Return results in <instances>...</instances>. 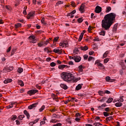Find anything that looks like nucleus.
I'll list each match as a JSON object with an SVG mask.
<instances>
[{
    "mask_svg": "<svg viewBox=\"0 0 126 126\" xmlns=\"http://www.w3.org/2000/svg\"><path fill=\"white\" fill-rule=\"evenodd\" d=\"M77 21L79 23H81L83 21V18H79L77 19Z\"/></svg>",
    "mask_w": 126,
    "mask_h": 126,
    "instance_id": "obj_37",
    "label": "nucleus"
},
{
    "mask_svg": "<svg viewBox=\"0 0 126 126\" xmlns=\"http://www.w3.org/2000/svg\"><path fill=\"white\" fill-rule=\"evenodd\" d=\"M41 21V23H42L43 24H46V23L45 22V19L42 18Z\"/></svg>",
    "mask_w": 126,
    "mask_h": 126,
    "instance_id": "obj_61",
    "label": "nucleus"
},
{
    "mask_svg": "<svg viewBox=\"0 0 126 126\" xmlns=\"http://www.w3.org/2000/svg\"><path fill=\"white\" fill-rule=\"evenodd\" d=\"M44 109H45V105H42L41 107L39 109V112H42V111H44Z\"/></svg>",
    "mask_w": 126,
    "mask_h": 126,
    "instance_id": "obj_42",
    "label": "nucleus"
},
{
    "mask_svg": "<svg viewBox=\"0 0 126 126\" xmlns=\"http://www.w3.org/2000/svg\"><path fill=\"white\" fill-rule=\"evenodd\" d=\"M29 39L31 40V43H32L35 44V43H37V39H36V36L35 35L32 34L29 37Z\"/></svg>",
    "mask_w": 126,
    "mask_h": 126,
    "instance_id": "obj_3",
    "label": "nucleus"
},
{
    "mask_svg": "<svg viewBox=\"0 0 126 126\" xmlns=\"http://www.w3.org/2000/svg\"><path fill=\"white\" fill-rule=\"evenodd\" d=\"M16 119H17V116L16 115H12L10 118V120H11V121H15Z\"/></svg>",
    "mask_w": 126,
    "mask_h": 126,
    "instance_id": "obj_24",
    "label": "nucleus"
},
{
    "mask_svg": "<svg viewBox=\"0 0 126 126\" xmlns=\"http://www.w3.org/2000/svg\"><path fill=\"white\" fill-rule=\"evenodd\" d=\"M78 68L79 72H82V71H83V66H82V65L79 66Z\"/></svg>",
    "mask_w": 126,
    "mask_h": 126,
    "instance_id": "obj_23",
    "label": "nucleus"
},
{
    "mask_svg": "<svg viewBox=\"0 0 126 126\" xmlns=\"http://www.w3.org/2000/svg\"><path fill=\"white\" fill-rule=\"evenodd\" d=\"M27 14V13L26 12V8L25 9V8H24V10L23 11V14L26 15Z\"/></svg>",
    "mask_w": 126,
    "mask_h": 126,
    "instance_id": "obj_62",
    "label": "nucleus"
},
{
    "mask_svg": "<svg viewBox=\"0 0 126 126\" xmlns=\"http://www.w3.org/2000/svg\"><path fill=\"white\" fill-rule=\"evenodd\" d=\"M51 96H52V97L53 98V100H58V98H59L58 97V95H57L56 94H52Z\"/></svg>",
    "mask_w": 126,
    "mask_h": 126,
    "instance_id": "obj_22",
    "label": "nucleus"
},
{
    "mask_svg": "<svg viewBox=\"0 0 126 126\" xmlns=\"http://www.w3.org/2000/svg\"><path fill=\"white\" fill-rule=\"evenodd\" d=\"M35 15V12H31L28 14L29 18L30 17H33Z\"/></svg>",
    "mask_w": 126,
    "mask_h": 126,
    "instance_id": "obj_20",
    "label": "nucleus"
},
{
    "mask_svg": "<svg viewBox=\"0 0 126 126\" xmlns=\"http://www.w3.org/2000/svg\"><path fill=\"white\" fill-rule=\"evenodd\" d=\"M103 116L104 117H109L110 116V113H108L107 112H103Z\"/></svg>",
    "mask_w": 126,
    "mask_h": 126,
    "instance_id": "obj_35",
    "label": "nucleus"
},
{
    "mask_svg": "<svg viewBox=\"0 0 126 126\" xmlns=\"http://www.w3.org/2000/svg\"><path fill=\"white\" fill-rule=\"evenodd\" d=\"M46 124V122L45 121H42L40 122V126H42V125H44Z\"/></svg>",
    "mask_w": 126,
    "mask_h": 126,
    "instance_id": "obj_63",
    "label": "nucleus"
},
{
    "mask_svg": "<svg viewBox=\"0 0 126 126\" xmlns=\"http://www.w3.org/2000/svg\"><path fill=\"white\" fill-rule=\"evenodd\" d=\"M95 63H96L98 66H100V67H102V68H105L104 65L101 63L98 62V61H96Z\"/></svg>",
    "mask_w": 126,
    "mask_h": 126,
    "instance_id": "obj_17",
    "label": "nucleus"
},
{
    "mask_svg": "<svg viewBox=\"0 0 126 126\" xmlns=\"http://www.w3.org/2000/svg\"><path fill=\"white\" fill-rule=\"evenodd\" d=\"M106 34V32L104 30H102L100 32H99V35H102V36H105Z\"/></svg>",
    "mask_w": 126,
    "mask_h": 126,
    "instance_id": "obj_32",
    "label": "nucleus"
},
{
    "mask_svg": "<svg viewBox=\"0 0 126 126\" xmlns=\"http://www.w3.org/2000/svg\"><path fill=\"white\" fill-rule=\"evenodd\" d=\"M53 52L54 53L61 55V54H62L63 53V50L57 49V48H55L54 49Z\"/></svg>",
    "mask_w": 126,
    "mask_h": 126,
    "instance_id": "obj_11",
    "label": "nucleus"
},
{
    "mask_svg": "<svg viewBox=\"0 0 126 126\" xmlns=\"http://www.w3.org/2000/svg\"><path fill=\"white\" fill-rule=\"evenodd\" d=\"M98 93L99 95H100V96H103V95H105V92L103 91H99Z\"/></svg>",
    "mask_w": 126,
    "mask_h": 126,
    "instance_id": "obj_31",
    "label": "nucleus"
},
{
    "mask_svg": "<svg viewBox=\"0 0 126 126\" xmlns=\"http://www.w3.org/2000/svg\"><path fill=\"white\" fill-rule=\"evenodd\" d=\"M116 107H122V106H123V103L121 102H117L115 104Z\"/></svg>",
    "mask_w": 126,
    "mask_h": 126,
    "instance_id": "obj_27",
    "label": "nucleus"
},
{
    "mask_svg": "<svg viewBox=\"0 0 126 126\" xmlns=\"http://www.w3.org/2000/svg\"><path fill=\"white\" fill-rule=\"evenodd\" d=\"M37 92H38V90H32L28 92V94H29V95H31L33 94H35V93H37Z\"/></svg>",
    "mask_w": 126,
    "mask_h": 126,
    "instance_id": "obj_8",
    "label": "nucleus"
},
{
    "mask_svg": "<svg viewBox=\"0 0 126 126\" xmlns=\"http://www.w3.org/2000/svg\"><path fill=\"white\" fill-rule=\"evenodd\" d=\"M106 80L107 81V82H113L114 81V79H111V77L109 76L106 77Z\"/></svg>",
    "mask_w": 126,
    "mask_h": 126,
    "instance_id": "obj_19",
    "label": "nucleus"
},
{
    "mask_svg": "<svg viewBox=\"0 0 126 126\" xmlns=\"http://www.w3.org/2000/svg\"><path fill=\"white\" fill-rule=\"evenodd\" d=\"M95 13H100L102 11V7L99 6H97L95 7V9L94 10Z\"/></svg>",
    "mask_w": 126,
    "mask_h": 126,
    "instance_id": "obj_7",
    "label": "nucleus"
},
{
    "mask_svg": "<svg viewBox=\"0 0 126 126\" xmlns=\"http://www.w3.org/2000/svg\"><path fill=\"white\" fill-rule=\"evenodd\" d=\"M120 74L121 75H123V74H124V69L121 70L120 71Z\"/></svg>",
    "mask_w": 126,
    "mask_h": 126,
    "instance_id": "obj_58",
    "label": "nucleus"
},
{
    "mask_svg": "<svg viewBox=\"0 0 126 126\" xmlns=\"http://www.w3.org/2000/svg\"><path fill=\"white\" fill-rule=\"evenodd\" d=\"M61 77L64 81L68 83H70L71 81H73L75 83L77 82L79 80L81 79L80 77L75 78L73 74L66 72H62L61 74Z\"/></svg>",
    "mask_w": 126,
    "mask_h": 126,
    "instance_id": "obj_2",
    "label": "nucleus"
},
{
    "mask_svg": "<svg viewBox=\"0 0 126 126\" xmlns=\"http://www.w3.org/2000/svg\"><path fill=\"white\" fill-rule=\"evenodd\" d=\"M21 27V24L20 23H18L15 25V28H18V27Z\"/></svg>",
    "mask_w": 126,
    "mask_h": 126,
    "instance_id": "obj_40",
    "label": "nucleus"
},
{
    "mask_svg": "<svg viewBox=\"0 0 126 126\" xmlns=\"http://www.w3.org/2000/svg\"><path fill=\"white\" fill-rule=\"evenodd\" d=\"M118 27V25L117 24H115L114 27H113V32H116L117 31V28Z\"/></svg>",
    "mask_w": 126,
    "mask_h": 126,
    "instance_id": "obj_30",
    "label": "nucleus"
},
{
    "mask_svg": "<svg viewBox=\"0 0 126 126\" xmlns=\"http://www.w3.org/2000/svg\"><path fill=\"white\" fill-rule=\"evenodd\" d=\"M93 59V57L90 56L88 59V62H90L91 61H92Z\"/></svg>",
    "mask_w": 126,
    "mask_h": 126,
    "instance_id": "obj_54",
    "label": "nucleus"
},
{
    "mask_svg": "<svg viewBox=\"0 0 126 126\" xmlns=\"http://www.w3.org/2000/svg\"><path fill=\"white\" fill-rule=\"evenodd\" d=\"M12 82V79H6L3 81L5 84H7V83H10V82Z\"/></svg>",
    "mask_w": 126,
    "mask_h": 126,
    "instance_id": "obj_18",
    "label": "nucleus"
},
{
    "mask_svg": "<svg viewBox=\"0 0 126 126\" xmlns=\"http://www.w3.org/2000/svg\"><path fill=\"white\" fill-rule=\"evenodd\" d=\"M74 61L75 63H79L81 61V57L79 56L76 55L74 56Z\"/></svg>",
    "mask_w": 126,
    "mask_h": 126,
    "instance_id": "obj_5",
    "label": "nucleus"
},
{
    "mask_svg": "<svg viewBox=\"0 0 126 126\" xmlns=\"http://www.w3.org/2000/svg\"><path fill=\"white\" fill-rule=\"evenodd\" d=\"M15 51H16L15 49H13L12 50L11 53V56H13V55L14 54V53H15Z\"/></svg>",
    "mask_w": 126,
    "mask_h": 126,
    "instance_id": "obj_46",
    "label": "nucleus"
},
{
    "mask_svg": "<svg viewBox=\"0 0 126 126\" xmlns=\"http://www.w3.org/2000/svg\"><path fill=\"white\" fill-rule=\"evenodd\" d=\"M79 49L82 51H87V50H88V46L86 45L84 47L81 46L80 47H79Z\"/></svg>",
    "mask_w": 126,
    "mask_h": 126,
    "instance_id": "obj_14",
    "label": "nucleus"
},
{
    "mask_svg": "<svg viewBox=\"0 0 126 126\" xmlns=\"http://www.w3.org/2000/svg\"><path fill=\"white\" fill-rule=\"evenodd\" d=\"M84 7H85L84 3L82 4L79 9V11H80L81 13H83V12H84Z\"/></svg>",
    "mask_w": 126,
    "mask_h": 126,
    "instance_id": "obj_9",
    "label": "nucleus"
},
{
    "mask_svg": "<svg viewBox=\"0 0 126 126\" xmlns=\"http://www.w3.org/2000/svg\"><path fill=\"white\" fill-rule=\"evenodd\" d=\"M60 86L61 87V88L64 89V90H67V89H68V87H67V86H66V85L65 84H61Z\"/></svg>",
    "mask_w": 126,
    "mask_h": 126,
    "instance_id": "obj_10",
    "label": "nucleus"
},
{
    "mask_svg": "<svg viewBox=\"0 0 126 126\" xmlns=\"http://www.w3.org/2000/svg\"><path fill=\"white\" fill-rule=\"evenodd\" d=\"M18 84L19 85H20V86H24V83H23V81L21 80H19L18 81Z\"/></svg>",
    "mask_w": 126,
    "mask_h": 126,
    "instance_id": "obj_26",
    "label": "nucleus"
},
{
    "mask_svg": "<svg viewBox=\"0 0 126 126\" xmlns=\"http://www.w3.org/2000/svg\"><path fill=\"white\" fill-rule=\"evenodd\" d=\"M11 50V46H10L7 50V53H9V52H10Z\"/></svg>",
    "mask_w": 126,
    "mask_h": 126,
    "instance_id": "obj_57",
    "label": "nucleus"
},
{
    "mask_svg": "<svg viewBox=\"0 0 126 126\" xmlns=\"http://www.w3.org/2000/svg\"><path fill=\"white\" fill-rule=\"evenodd\" d=\"M24 114L26 115L27 119H29V118H30V115H29V113L27 112V110H24Z\"/></svg>",
    "mask_w": 126,
    "mask_h": 126,
    "instance_id": "obj_21",
    "label": "nucleus"
},
{
    "mask_svg": "<svg viewBox=\"0 0 126 126\" xmlns=\"http://www.w3.org/2000/svg\"><path fill=\"white\" fill-rule=\"evenodd\" d=\"M14 104H15V103L12 102V103H11L9 105H8V106H7L6 108H7L8 109H11V108H13V105H14Z\"/></svg>",
    "mask_w": 126,
    "mask_h": 126,
    "instance_id": "obj_25",
    "label": "nucleus"
},
{
    "mask_svg": "<svg viewBox=\"0 0 126 126\" xmlns=\"http://www.w3.org/2000/svg\"><path fill=\"white\" fill-rule=\"evenodd\" d=\"M63 1H58L56 4H63Z\"/></svg>",
    "mask_w": 126,
    "mask_h": 126,
    "instance_id": "obj_52",
    "label": "nucleus"
},
{
    "mask_svg": "<svg viewBox=\"0 0 126 126\" xmlns=\"http://www.w3.org/2000/svg\"><path fill=\"white\" fill-rule=\"evenodd\" d=\"M104 111H105V112H111V110H110V108L109 107H107V108H105V109H104Z\"/></svg>",
    "mask_w": 126,
    "mask_h": 126,
    "instance_id": "obj_47",
    "label": "nucleus"
},
{
    "mask_svg": "<svg viewBox=\"0 0 126 126\" xmlns=\"http://www.w3.org/2000/svg\"><path fill=\"white\" fill-rule=\"evenodd\" d=\"M71 5L72 6H73V7H75L76 6L75 5V3L73 1L71 2Z\"/></svg>",
    "mask_w": 126,
    "mask_h": 126,
    "instance_id": "obj_55",
    "label": "nucleus"
},
{
    "mask_svg": "<svg viewBox=\"0 0 126 126\" xmlns=\"http://www.w3.org/2000/svg\"><path fill=\"white\" fill-rule=\"evenodd\" d=\"M59 38H60L59 37H56L54 38L53 41L54 42H58V40H59Z\"/></svg>",
    "mask_w": 126,
    "mask_h": 126,
    "instance_id": "obj_49",
    "label": "nucleus"
},
{
    "mask_svg": "<svg viewBox=\"0 0 126 126\" xmlns=\"http://www.w3.org/2000/svg\"><path fill=\"white\" fill-rule=\"evenodd\" d=\"M11 70H13V66H12L4 67L3 69V72H9V71H11Z\"/></svg>",
    "mask_w": 126,
    "mask_h": 126,
    "instance_id": "obj_4",
    "label": "nucleus"
},
{
    "mask_svg": "<svg viewBox=\"0 0 126 126\" xmlns=\"http://www.w3.org/2000/svg\"><path fill=\"white\" fill-rule=\"evenodd\" d=\"M113 119V116H110L109 117H107L106 118V121L108 122V121H110V120H112Z\"/></svg>",
    "mask_w": 126,
    "mask_h": 126,
    "instance_id": "obj_43",
    "label": "nucleus"
},
{
    "mask_svg": "<svg viewBox=\"0 0 126 126\" xmlns=\"http://www.w3.org/2000/svg\"><path fill=\"white\" fill-rule=\"evenodd\" d=\"M94 126H102V124L99 123H95L94 124Z\"/></svg>",
    "mask_w": 126,
    "mask_h": 126,
    "instance_id": "obj_41",
    "label": "nucleus"
},
{
    "mask_svg": "<svg viewBox=\"0 0 126 126\" xmlns=\"http://www.w3.org/2000/svg\"><path fill=\"white\" fill-rule=\"evenodd\" d=\"M93 54H94V52H93V51H90L89 53V55H90V56H92V55H93Z\"/></svg>",
    "mask_w": 126,
    "mask_h": 126,
    "instance_id": "obj_64",
    "label": "nucleus"
},
{
    "mask_svg": "<svg viewBox=\"0 0 126 126\" xmlns=\"http://www.w3.org/2000/svg\"><path fill=\"white\" fill-rule=\"evenodd\" d=\"M56 64L54 62H52L50 63V66L53 67L54 66H56Z\"/></svg>",
    "mask_w": 126,
    "mask_h": 126,
    "instance_id": "obj_45",
    "label": "nucleus"
},
{
    "mask_svg": "<svg viewBox=\"0 0 126 126\" xmlns=\"http://www.w3.org/2000/svg\"><path fill=\"white\" fill-rule=\"evenodd\" d=\"M58 67L59 69H63L64 67H66L67 68H68V67H69V66H67V65L63 64V65H59Z\"/></svg>",
    "mask_w": 126,
    "mask_h": 126,
    "instance_id": "obj_16",
    "label": "nucleus"
},
{
    "mask_svg": "<svg viewBox=\"0 0 126 126\" xmlns=\"http://www.w3.org/2000/svg\"><path fill=\"white\" fill-rule=\"evenodd\" d=\"M108 54H109V51H106L103 55V59H105V58H107Z\"/></svg>",
    "mask_w": 126,
    "mask_h": 126,
    "instance_id": "obj_28",
    "label": "nucleus"
},
{
    "mask_svg": "<svg viewBox=\"0 0 126 126\" xmlns=\"http://www.w3.org/2000/svg\"><path fill=\"white\" fill-rule=\"evenodd\" d=\"M94 42H99V41H100V39H99V37H96L94 39Z\"/></svg>",
    "mask_w": 126,
    "mask_h": 126,
    "instance_id": "obj_50",
    "label": "nucleus"
},
{
    "mask_svg": "<svg viewBox=\"0 0 126 126\" xmlns=\"http://www.w3.org/2000/svg\"><path fill=\"white\" fill-rule=\"evenodd\" d=\"M107 100V97H103L100 99V102H105Z\"/></svg>",
    "mask_w": 126,
    "mask_h": 126,
    "instance_id": "obj_44",
    "label": "nucleus"
},
{
    "mask_svg": "<svg viewBox=\"0 0 126 126\" xmlns=\"http://www.w3.org/2000/svg\"><path fill=\"white\" fill-rule=\"evenodd\" d=\"M60 44V46H62V47H68V42H67L66 41H64L63 43Z\"/></svg>",
    "mask_w": 126,
    "mask_h": 126,
    "instance_id": "obj_13",
    "label": "nucleus"
},
{
    "mask_svg": "<svg viewBox=\"0 0 126 126\" xmlns=\"http://www.w3.org/2000/svg\"><path fill=\"white\" fill-rule=\"evenodd\" d=\"M25 117L24 116V115H20L18 117V120H20V121H22V120H23L24 118H25Z\"/></svg>",
    "mask_w": 126,
    "mask_h": 126,
    "instance_id": "obj_33",
    "label": "nucleus"
},
{
    "mask_svg": "<svg viewBox=\"0 0 126 126\" xmlns=\"http://www.w3.org/2000/svg\"><path fill=\"white\" fill-rule=\"evenodd\" d=\"M38 104V102L33 103L32 105H30V106H29L28 108L30 110H32V109H34V108H35V107H37Z\"/></svg>",
    "mask_w": 126,
    "mask_h": 126,
    "instance_id": "obj_6",
    "label": "nucleus"
},
{
    "mask_svg": "<svg viewBox=\"0 0 126 126\" xmlns=\"http://www.w3.org/2000/svg\"><path fill=\"white\" fill-rule=\"evenodd\" d=\"M44 52H47V53H52V50H50L48 49L47 48H45L44 49Z\"/></svg>",
    "mask_w": 126,
    "mask_h": 126,
    "instance_id": "obj_39",
    "label": "nucleus"
},
{
    "mask_svg": "<svg viewBox=\"0 0 126 126\" xmlns=\"http://www.w3.org/2000/svg\"><path fill=\"white\" fill-rule=\"evenodd\" d=\"M16 123L17 126H19V125H20V122H19V121H18V120H16Z\"/></svg>",
    "mask_w": 126,
    "mask_h": 126,
    "instance_id": "obj_60",
    "label": "nucleus"
},
{
    "mask_svg": "<svg viewBox=\"0 0 126 126\" xmlns=\"http://www.w3.org/2000/svg\"><path fill=\"white\" fill-rule=\"evenodd\" d=\"M111 10H112V8H111V7L109 6V7H106V12H110V11H111Z\"/></svg>",
    "mask_w": 126,
    "mask_h": 126,
    "instance_id": "obj_36",
    "label": "nucleus"
},
{
    "mask_svg": "<svg viewBox=\"0 0 126 126\" xmlns=\"http://www.w3.org/2000/svg\"><path fill=\"white\" fill-rule=\"evenodd\" d=\"M104 93H105V94H111V92H110L108 90H106L104 91Z\"/></svg>",
    "mask_w": 126,
    "mask_h": 126,
    "instance_id": "obj_53",
    "label": "nucleus"
},
{
    "mask_svg": "<svg viewBox=\"0 0 126 126\" xmlns=\"http://www.w3.org/2000/svg\"><path fill=\"white\" fill-rule=\"evenodd\" d=\"M78 52H79V50H78L77 48L75 49L73 51V53H75V54H77V53H78Z\"/></svg>",
    "mask_w": 126,
    "mask_h": 126,
    "instance_id": "obj_48",
    "label": "nucleus"
},
{
    "mask_svg": "<svg viewBox=\"0 0 126 126\" xmlns=\"http://www.w3.org/2000/svg\"><path fill=\"white\" fill-rule=\"evenodd\" d=\"M84 60H87V59H88V55H85L84 56Z\"/></svg>",
    "mask_w": 126,
    "mask_h": 126,
    "instance_id": "obj_59",
    "label": "nucleus"
},
{
    "mask_svg": "<svg viewBox=\"0 0 126 126\" xmlns=\"http://www.w3.org/2000/svg\"><path fill=\"white\" fill-rule=\"evenodd\" d=\"M116 20V14L110 13L106 15L101 21V27L104 30H109Z\"/></svg>",
    "mask_w": 126,
    "mask_h": 126,
    "instance_id": "obj_1",
    "label": "nucleus"
},
{
    "mask_svg": "<svg viewBox=\"0 0 126 126\" xmlns=\"http://www.w3.org/2000/svg\"><path fill=\"white\" fill-rule=\"evenodd\" d=\"M82 86H83V84H79L76 87L75 90L78 91V90H80L82 88Z\"/></svg>",
    "mask_w": 126,
    "mask_h": 126,
    "instance_id": "obj_12",
    "label": "nucleus"
},
{
    "mask_svg": "<svg viewBox=\"0 0 126 126\" xmlns=\"http://www.w3.org/2000/svg\"><path fill=\"white\" fill-rule=\"evenodd\" d=\"M112 102H113V98L109 97L106 102L109 104L110 103H112Z\"/></svg>",
    "mask_w": 126,
    "mask_h": 126,
    "instance_id": "obj_29",
    "label": "nucleus"
},
{
    "mask_svg": "<svg viewBox=\"0 0 126 126\" xmlns=\"http://www.w3.org/2000/svg\"><path fill=\"white\" fill-rule=\"evenodd\" d=\"M62 126L61 123H57V124L53 125V126Z\"/></svg>",
    "mask_w": 126,
    "mask_h": 126,
    "instance_id": "obj_56",
    "label": "nucleus"
},
{
    "mask_svg": "<svg viewBox=\"0 0 126 126\" xmlns=\"http://www.w3.org/2000/svg\"><path fill=\"white\" fill-rule=\"evenodd\" d=\"M17 72H18L19 73H21L22 72H23V68L20 67L18 68L17 70Z\"/></svg>",
    "mask_w": 126,
    "mask_h": 126,
    "instance_id": "obj_34",
    "label": "nucleus"
},
{
    "mask_svg": "<svg viewBox=\"0 0 126 126\" xmlns=\"http://www.w3.org/2000/svg\"><path fill=\"white\" fill-rule=\"evenodd\" d=\"M124 96L121 95L120 96V99L118 100V102H124V98H122Z\"/></svg>",
    "mask_w": 126,
    "mask_h": 126,
    "instance_id": "obj_38",
    "label": "nucleus"
},
{
    "mask_svg": "<svg viewBox=\"0 0 126 126\" xmlns=\"http://www.w3.org/2000/svg\"><path fill=\"white\" fill-rule=\"evenodd\" d=\"M108 62H109V58H106L104 60V63H108Z\"/></svg>",
    "mask_w": 126,
    "mask_h": 126,
    "instance_id": "obj_51",
    "label": "nucleus"
},
{
    "mask_svg": "<svg viewBox=\"0 0 126 126\" xmlns=\"http://www.w3.org/2000/svg\"><path fill=\"white\" fill-rule=\"evenodd\" d=\"M84 32H81V34L79 36V38L78 39L79 42H81L83 38V35H84V33H85V31H83Z\"/></svg>",
    "mask_w": 126,
    "mask_h": 126,
    "instance_id": "obj_15",
    "label": "nucleus"
}]
</instances>
